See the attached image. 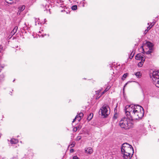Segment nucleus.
<instances>
[{"label": "nucleus", "mask_w": 159, "mask_h": 159, "mask_svg": "<svg viewBox=\"0 0 159 159\" xmlns=\"http://www.w3.org/2000/svg\"><path fill=\"white\" fill-rule=\"evenodd\" d=\"M125 116L120 121V127L128 129L133 126L132 121L142 118L144 113L143 108L139 105L131 104L126 106L124 109Z\"/></svg>", "instance_id": "1"}, {"label": "nucleus", "mask_w": 159, "mask_h": 159, "mask_svg": "<svg viewBox=\"0 0 159 159\" xmlns=\"http://www.w3.org/2000/svg\"><path fill=\"white\" fill-rule=\"evenodd\" d=\"M122 153L125 152H132L133 155L134 152L133 148L132 146L127 143H124L122 145L121 148Z\"/></svg>", "instance_id": "2"}, {"label": "nucleus", "mask_w": 159, "mask_h": 159, "mask_svg": "<svg viewBox=\"0 0 159 159\" xmlns=\"http://www.w3.org/2000/svg\"><path fill=\"white\" fill-rule=\"evenodd\" d=\"M153 83L159 88V70H155L152 73Z\"/></svg>", "instance_id": "3"}, {"label": "nucleus", "mask_w": 159, "mask_h": 159, "mask_svg": "<svg viewBox=\"0 0 159 159\" xmlns=\"http://www.w3.org/2000/svg\"><path fill=\"white\" fill-rule=\"evenodd\" d=\"M99 112L101 113L102 116L106 117L110 113V108L107 105H104L100 109Z\"/></svg>", "instance_id": "4"}, {"label": "nucleus", "mask_w": 159, "mask_h": 159, "mask_svg": "<svg viewBox=\"0 0 159 159\" xmlns=\"http://www.w3.org/2000/svg\"><path fill=\"white\" fill-rule=\"evenodd\" d=\"M122 154L123 155V157L125 159H130L132 157V152H125Z\"/></svg>", "instance_id": "5"}, {"label": "nucleus", "mask_w": 159, "mask_h": 159, "mask_svg": "<svg viewBox=\"0 0 159 159\" xmlns=\"http://www.w3.org/2000/svg\"><path fill=\"white\" fill-rule=\"evenodd\" d=\"M135 58L137 60H143V61H145V58L144 57L143 55L141 53L138 54L136 55Z\"/></svg>", "instance_id": "6"}, {"label": "nucleus", "mask_w": 159, "mask_h": 159, "mask_svg": "<svg viewBox=\"0 0 159 159\" xmlns=\"http://www.w3.org/2000/svg\"><path fill=\"white\" fill-rule=\"evenodd\" d=\"M84 114L83 113L80 112V113L78 115H77L75 119H74L73 122H74L75 120H78V121H79L82 118Z\"/></svg>", "instance_id": "7"}, {"label": "nucleus", "mask_w": 159, "mask_h": 159, "mask_svg": "<svg viewBox=\"0 0 159 159\" xmlns=\"http://www.w3.org/2000/svg\"><path fill=\"white\" fill-rule=\"evenodd\" d=\"M25 8V5H21L18 8V11L17 12V14L18 15H20L21 12L23 11Z\"/></svg>", "instance_id": "8"}, {"label": "nucleus", "mask_w": 159, "mask_h": 159, "mask_svg": "<svg viewBox=\"0 0 159 159\" xmlns=\"http://www.w3.org/2000/svg\"><path fill=\"white\" fill-rule=\"evenodd\" d=\"M85 153L89 154H91L93 152L92 148L90 147L85 148Z\"/></svg>", "instance_id": "9"}, {"label": "nucleus", "mask_w": 159, "mask_h": 159, "mask_svg": "<svg viewBox=\"0 0 159 159\" xmlns=\"http://www.w3.org/2000/svg\"><path fill=\"white\" fill-rule=\"evenodd\" d=\"M146 45L149 48V50L152 49V48L153 46V44L152 43L149 42H147L146 43Z\"/></svg>", "instance_id": "10"}, {"label": "nucleus", "mask_w": 159, "mask_h": 159, "mask_svg": "<svg viewBox=\"0 0 159 159\" xmlns=\"http://www.w3.org/2000/svg\"><path fill=\"white\" fill-rule=\"evenodd\" d=\"M18 29V27L16 26L14 27L13 30L11 32V34L12 35H14Z\"/></svg>", "instance_id": "11"}, {"label": "nucleus", "mask_w": 159, "mask_h": 159, "mask_svg": "<svg viewBox=\"0 0 159 159\" xmlns=\"http://www.w3.org/2000/svg\"><path fill=\"white\" fill-rule=\"evenodd\" d=\"M135 75L137 78H140L142 76V74L140 72H136L135 74Z\"/></svg>", "instance_id": "12"}, {"label": "nucleus", "mask_w": 159, "mask_h": 159, "mask_svg": "<svg viewBox=\"0 0 159 159\" xmlns=\"http://www.w3.org/2000/svg\"><path fill=\"white\" fill-rule=\"evenodd\" d=\"M18 142V140L14 139H12L11 140V144H15Z\"/></svg>", "instance_id": "13"}, {"label": "nucleus", "mask_w": 159, "mask_h": 159, "mask_svg": "<svg viewBox=\"0 0 159 159\" xmlns=\"http://www.w3.org/2000/svg\"><path fill=\"white\" fill-rule=\"evenodd\" d=\"M3 52V49L1 45H0V57L2 55Z\"/></svg>", "instance_id": "14"}, {"label": "nucleus", "mask_w": 159, "mask_h": 159, "mask_svg": "<svg viewBox=\"0 0 159 159\" xmlns=\"http://www.w3.org/2000/svg\"><path fill=\"white\" fill-rule=\"evenodd\" d=\"M93 116V114L92 113H91L87 117V120H90L92 118Z\"/></svg>", "instance_id": "15"}, {"label": "nucleus", "mask_w": 159, "mask_h": 159, "mask_svg": "<svg viewBox=\"0 0 159 159\" xmlns=\"http://www.w3.org/2000/svg\"><path fill=\"white\" fill-rule=\"evenodd\" d=\"M144 61H143V60L139 62L138 64V66L139 67H141L142 66L143 62Z\"/></svg>", "instance_id": "16"}, {"label": "nucleus", "mask_w": 159, "mask_h": 159, "mask_svg": "<svg viewBox=\"0 0 159 159\" xmlns=\"http://www.w3.org/2000/svg\"><path fill=\"white\" fill-rule=\"evenodd\" d=\"M77 7L76 5H74L72 7L71 9L72 10H75L77 9Z\"/></svg>", "instance_id": "17"}, {"label": "nucleus", "mask_w": 159, "mask_h": 159, "mask_svg": "<svg viewBox=\"0 0 159 159\" xmlns=\"http://www.w3.org/2000/svg\"><path fill=\"white\" fill-rule=\"evenodd\" d=\"M75 142H73L69 146V147H70L71 148L75 146Z\"/></svg>", "instance_id": "18"}, {"label": "nucleus", "mask_w": 159, "mask_h": 159, "mask_svg": "<svg viewBox=\"0 0 159 159\" xmlns=\"http://www.w3.org/2000/svg\"><path fill=\"white\" fill-rule=\"evenodd\" d=\"M128 74L127 73L123 75V77L122 78V80H124L125 79L126 77L127 76Z\"/></svg>", "instance_id": "19"}, {"label": "nucleus", "mask_w": 159, "mask_h": 159, "mask_svg": "<svg viewBox=\"0 0 159 159\" xmlns=\"http://www.w3.org/2000/svg\"><path fill=\"white\" fill-rule=\"evenodd\" d=\"M151 25H150L148 27H147V29L145 30V31H148L149 30H150L151 28L152 27V25L150 26Z\"/></svg>", "instance_id": "20"}, {"label": "nucleus", "mask_w": 159, "mask_h": 159, "mask_svg": "<svg viewBox=\"0 0 159 159\" xmlns=\"http://www.w3.org/2000/svg\"><path fill=\"white\" fill-rule=\"evenodd\" d=\"M111 88V86H108L106 88V89H105L106 90V91H108Z\"/></svg>", "instance_id": "21"}, {"label": "nucleus", "mask_w": 159, "mask_h": 159, "mask_svg": "<svg viewBox=\"0 0 159 159\" xmlns=\"http://www.w3.org/2000/svg\"><path fill=\"white\" fill-rule=\"evenodd\" d=\"M81 137L80 136H78L76 138V140L78 141L80 140V139H81Z\"/></svg>", "instance_id": "22"}, {"label": "nucleus", "mask_w": 159, "mask_h": 159, "mask_svg": "<svg viewBox=\"0 0 159 159\" xmlns=\"http://www.w3.org/2000/svg\"><path fill=\"white\" fill-rule=\"evenodd\" d=\"M4 77V76L3 75H0V80H1Z\"/></svg>", "instance_id": "23"}, {"label": "nucleus", "mask_w": 159, "mask_h": 159, "mask_svg": "<svg viewBox=\"0 0 159 159\" xmlns=\"http://www.w3.org/2000/svg\"><path fill=\"white\" fill-rule=\"evenodd\" d=\"M39 20V19H37V18H35V25H37V22H38V20Z\"/></svg>", "instance_id": "24"}, {"label": "nucleus", "mask_w": 159, "mask_h": 159, "mask_svg": "<svg viewBox=\"0 0 159 159\" xmlns=\"http://www.w3.org/2000/svg\"><path fill=\"white\" fill-rule=\"evenodd\" d=\"M4 66H2V65H0V72L1 71L2 69L4 68Z\"/></svg>", "instance_id": "25"}, {"label": "nucleus", "mask_w": 159, "mask_h": 159, "mask_svg": "<svg viewBox=\"0 0 159 159\" xmlns=\"http://www.w3.org/2000/svg\"><path fill=\"white\" fill-rule=\"evenodd\" d=\"M73 159H79V158L77 156H75L73 157Z\"/></svg>", "instance_id": "26"}, {"label": "nucleus", "mask_w": 159, "mask_h": 159, "mask_svg": "<svg viewBox=\"0 0 159 159\" xmlns=\"http://www.w3.org/2000/svg\"><path fill=\"white\" fill-rule=\"evenodd\" d=\"M70 152H74V150L73 149H71L70 150Z\"/></svg>", "instance_id": "27"}, {"label": "nucleus", "mask_w": 159, "mask_h": 159, "mask_svg": "<svg viewBox=\"0 0 159 159\" xmlns=\"http://www.w3.org/2000/svg\"><path fill=\"white\" fill-rule=\"evenodd\" d=\"M74 130L75 131H76L77 130V127H75L74 129Z\"/></svg>", "instance_id": "28"}, {"label": "nucleus", "mask_w": 159, "mask_h": 159, "mask_svg": "<svg viewBox=\"0 0 159 159\" xmlns=\"http://www.w3.org/2000/svg\"><path fill=\"white\" fill-rule=\"evenodd\" d=\"M104 93H105V92H104V91L102 93V94H101V95H102Z\"/></svg>", "instance_id": "29"}, {"label": "nucleus", "mask_w": 159, "mask_h": 159, "mask_svg": "<svg viewBox=\"0 0 159 159\" xmlns=\"http://www.w3.org/2000/svg\"><path fill=\"white\" fill-rule=\"evenodd\" d=\"M152 23L151 24V25H151V26H152H152H153L154 25V24H153V25H152Z\"/></svg>", "instance_id": "30"}, {"label": "nucleus", "mask_w": 159, "mask_h": 159, "mask_svg": "<svg viewBox=\"0 0 159 159\" xmlns=\"http://www.w3.org/2000/svg\"><path fill=\"white\" fill-rule=\"evenodd\" d=\"M127 83H126V84L124 86V87H125L126 86V85H127Z\"/></svg>", "instance_id": "31"}, {"label": "nucleus", "mask_w": 159, "mask_h": 159, "mask_svg": "<svg viewBox=\"0 0 159 159\" xmlns=\"http://www.w3.org/2000/svg\"><path fill=\"white\" fill-rule=\"evenodd\" d=\"M104 92H105V93L106 92H107V91H106V90H104Z\"/></svg>", "instance_id": "32"}, {"label": "nucleus", "mask_w": 159, "mask_h": 159, "mask_svg": "<svg viewBox=\"0 0 159 159\" xmlns=\"http://www.w3.org/2000/svg\"><path fill=\"white\" fill-rule=\"evenodd\" d=\"M134 55V54H133V56H132V57H131V58H132L133 57Z\"/></svg>", "instance_id": "33"}, {"label": "nucleus", "mask_w": 159, "mask_h": 159, "mask_svg": "<svg viewBox=\"0 0 159 159\" xmlns=\"http://www.w3.org/2000/svg\"><path fill=\"white\" fill-rule=\"evenodd\" d=\"M148 53H149V52H147V53H148Z\"/></svg>", "instance_id": "34"}, {"label": "nucleus", "mask_w": 159, "mask_h": 159, "mask_svg": "<svg viewBox=\"0 0 159 159\" xmlns=\"http://www.w3.org/2000/svg\"><path fill=\"white\" fill-rule=\"evenodd\" d=\"M15 80H13V82H14V81H15Z\"/></svg>", "instance_id": "35"}, {"label": "nucleus", "mask_w": 159, "mask_h": 159, "mask_svg": "<svg viewBox=\"0 0 159 159\" xmlns=\"http://www.w3.org/2000/svg\"><path fill=\"white\" fill-rule=\"evenodd\" d=\"M148 25H149V23H148Z\"/></svg>", "instance_id": "36"}]
</instances>
